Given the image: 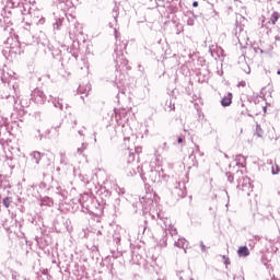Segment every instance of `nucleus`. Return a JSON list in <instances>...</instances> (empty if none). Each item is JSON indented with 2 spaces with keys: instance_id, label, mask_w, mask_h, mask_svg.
I'll return each instance as SVG.
<instances>
[{
  "instance_id": "1",
  "label": "nucleus",
  "mask_w": 280,
  "mask_h": 280,
  "mask_svg": "<svg viewBox=\"0 0 280 280\" xmlns=\"http://www.w3.org/2000/svg\"><path fill=\"white\" fill-rule=\"evenodd\" d=\"M127 43H119L117 42L116 48H115V54H116V65L117 66H126L128 63V60L124 58V49H126Z\"/></svg>"
},
{
  "instance_id": "2",
  "label": "nucleus",
  "mask_w": 280,
  "mask_h": 280,
  "mask_svg": "<svg viewBox=\"0 0 280 280\" xmlns=\"http://www.w3.org/2000/svg\"><path fill=\"white\" fill-rule=\"evenodd\" d=\"M9 5H11V8L16 9L18 11H20L22 13V15L32 14L31 4L27 3V2L12 1V2L9 3Z\"/></svg>"
},
{
  "instance_id": "3",
  "label": "nucleus",
  "mask_w": 280,
  "mask_h": 280,
  "mask_svg": "<svg viewBox=\"0 0 280 280\" xmlns=\"http://www.w3.org/2000/svg\"><path fill=\"white\" fill-rule=\"evenodd\" d=\"M236 189H241V191H247V194H249V191H253L250 178L246 175H243V177L238 179V185H236Z\"/></svg>"
},
{
  "instance_id": "4",
  "label": "nucleus",
  "mask_w": 280,
  "mask_h": 280,
  "mask_svg": "<svg viewBox=\"0 0 280 280\" xmlns=\"http://www.w3.org/2000/svg\"><path fill=\"white\" fill-rule=\"evenodd\" d=\"M243 21H245V18H243L241 14L236 15V24L234 27V35H236V38H238V42H241V37L244 36Z\"/></svg>"
},
{
  "instance_id": "5",
  "label": "nucleus",
  "mask_w": 280,
  "mask_h": 280,
  "mask_svg": "<svg viewBox=\"0 0 280 280\" xmlns=\"http://www.w3.org/2000/svg\"><path fill=\"white\" fill-rule=\"evenodd\" d=\"M162 176H164V171L160 167L152 168L148 173V178H149V180H151V183H160Z\"/></svg>"
},
{
  "instance_id": "6",
  "label": "nucleus",
  "mask_w": 280,
  "mask_h": 280,
  "mask_svg": "<svg viewBox=\"0 0 280 280\" xmlns=\"http://www.w3.org/2000/svg\"><path fill=\"white\" fill-rule=\"evenodd\" d=\"M32 97L35 101V103L37 104H44L46 101V96L44 94L43 91L36 89L33 93H32Z\"/></svg>"
},
{
  "instance_id": "7",
  "label": "nucleus",
  "mask_w": 280,
  "mask_h": 280,
  "mask_svg": "<svg viewBox=\"0 0 280 280\" xmlns=\"http://www.w3.org/2000/svg\"><path fill=\"white\" fill-rule=\"evenodd\" d=\"M13 74H14L13 71L7 72L5 70H3L1 73V81L3 83L10 84L12 81H15V78L13 77Z\"/></svg>"
},
{
  "instance_id": "8",
  "label": "nucleus",
  "mask_w": 280,
  "mask_h": 280,
  "mask_svg": "<svg viewBox=\"0 0 280 280\" xmlns=\"http://www.w3.org/2000/svg\"><path fill=\"white\" fill-rule=\"evenodd\" d=\"M238 258H247L250 255V250L247 246H241L237 250Z\"/></svg>"
},
{
  "instance_id": "9",
  "label": "nucleus",
  "mask_w": 280,
  "mask_h": 280,
  "mask_svg": "<svg viewBox=\"0 0 280 280\" xmlns=\"http://www.w3.org/2000/svg\"><path fill=\"white\" fill-rule=\"evenodd\" d=\"M30 156L35 161L36 165H39V162L42 161V158L44 156V153H40L39 151H33Z\"/></svg>"
},
{
  "instance_id": "10",
  "label": "nucleus",
  "mask_w": 280,
  "mask_h": 280,
  "mask_svg": "<svg viewBox=\"0 0 280 280\" xmlns=\"http://www.w3.org/2000/svg\"><path fill=\"white\" fill-rule=\"evenodd\" d=\"M232 98L233 94L228 93V96H223V98L221 100V105H223V107L230 106L232 104Z\"/></svg>"
},
{
  "instance_id": "11",
  "label": "nucleus",
  "mask_w": 280,
  "mask_h": 280,
  "mask_svg": "<svg viewBox=\"0 0 280 280\" xmlns=\"http://www.w3.org/2000/svg\"><path fill=\"white\" fill-rule=\"evenodd\" d=\"M164 224H165V230L168 231L172 236L177 235V230L171 225L168 219L165 220Z\"/></svg>"
},
{
  "instance_id": "12",
  "label": "nucleus",
  "mask_w": 280,
  "mask_h": 280,
  "mask_svg": "<svg viewBox=\"0 0 280 280\" xmlns=\"http://www.w3.org/2000/svg\"><path fill=\"white\" fill-rule=\"evenodd\" d=\"M58 7L66 11L71 7V0H58Z\"/></svg>"
},
{
  "instance_id": "13",
  "label": "nucleus",
  "mask_w": 280,
  "mask_h": 280,
  "mask_svg": "<svg viewBox=\"0 0 280 280\" xmlns=\"http://www.w3.org/2000/svg\"><path fill=\"white\" fill-rule=\"evenodd\" d=\"M1 97L8 100L15 107V105L18 103V100L15 98V96L4 93V94L1 95Z\"/></svg>"
},
{
  "instance_id": "14",
  "label": "nucleus",
  "mask_w": 280,
  "mask_h": 280,
  "mask_svg": "<svg viewBox=\"0 0 280 280\" xmlns=\"http://www.w3.org/2000/svg\"><path fill=\"white\" fill-rule=\"evenodd\" d=\"M119 15V8L115 7L113 10V18H114V22L109 23V26L113 28L114 27V23H117V18Z\"/></svg>"
},
{
  "instance_id": "15",
  "label": "nucleus",
  "mask_w": 280,
  "mask_h": 280,
  "mask_svg": "<svg viewBox=\"0 0 280 280\" xmlns=\"http://www.w3.org/2000/svg\"><path fill=\"white\" fill-rule=\"evenodd\" d=\"M175 246L185 249V247L187 246V241L185 238H179L175 242Z\"/></svg>"
},
{
  "instance_id": "16",
  "label": "nucleus",
  "mask_w": 280,
  "mask_h": 280,
  "mask_svg": "<svg viewBox=\"0 0 280 280\" xmlns=\"http://www.w3.org/2000/svg\"><path fill=\"white\" fill-rule=\"evenodd\" d=\"M260 262L267 267V269H270V264H269V259L267 257V255H262V257H260Z\"/></svg>"
},
{
  "instance_id": "17",
  "label": "nucleus",
  "mask_w": 280,
  "mask_h": 280,
  "mask_svg": "<svg viewBox=\"0 0 280 280\" xmlns=\"http://www.w3.org/2000/svg\"><path fill=\"white\" fill-rule=\"evenodd\" d=\"M165 109L168 110V112L175 110V104L172 102V100L166 101Z\"/></svg>"
},
{
  "instance_id": "18",
  "label": "nucleus",
  "mask_w": 280,
  "mask_h": 280,
  "mask_svg": "<svg viewBox=\"0 0 280 280\" xmlns=\"http://www.w3.org/2000/svg\"><path fill=\"white\" fill-rule=\"evenodd\" d=\"M236 163H240L241 167H245L246 159L243 155H236Z\"/></svg>"
},
{
  "instance_id": "19",
  "label": "nucleus",
  "mask_w": 280,
  "mask_h": 280,
  "mask_svg": "<svg viewBox=\"0 0 280 280\" xmlns=\"http://www.w3.org/2000/svg\"><path fill=\"white\" fill-rule=\"evenodd\" d=\"M52 104H54L55 107L60 108L61 110L63 109L62 100H59V98L56 100V98H55V100L52 101Z\"/></svg>"
},
{
  "instance_id": "20",
  "label": "nucleus",
  "mask_w": 280,
  "mask_h": 280,
  "mask_svg": "<svg viewBox=\"0 0 280 280\" xmlns=\"http://www.w3.org/2000/svg\"><path fill=\"white\" fill-rule=\"evenodd\" d=\"M271 174L276 176L277 174H280V167L277 164H271Z\"/></svg>"
},
{
  "instance_id": "21",
  "label": "nucleus",
  "mask_w": 280,
  "mask_h": 280,
  "mask_svg": "<svg viewBox=\"0 0 280 280\" xmlns=\"http://www.w3.org/2000/svg\"><path fill=\"white\" fill-rule=\"evenodd\" d=\"M279 18H280V14L278 12H275L273 14H271V24H276Z\"/></svg>"
},
{
  "instance_id": "22",
  "label": "nucleus",
  "mask_w": 280,
  "mask_h": 280,
  "mask_svg": "<svg viewBox=\"0 0 280 280\" xmlns=\"http://www.w3.org/2000/svg\"><path fill=\"white\" fill-rule=\"evenodd\" d=\"M159 245L163 248L167 246V236L164 235L163 238L160 241Z\"/></svg>"
},
{
  "instance_id": "23",
  "label": "nucleus",
  "mask_w": 280,
  "mask_h": 280,
  "mask_svg": "<svg viewBox=\"0 0 280 280\" xmlns=\"http://www.w3.org/2000/svg\"><path fill=\"white\" fill-rule=\"evenodd\" d=\"M256 135L257 137H262L264 130L261 129L260 125H256Z\"/></svg>"
},
{
  "instance_id": "24",
  "label": "nucleus",
  "mask_w": 280,
  "mask_h": 280,
  "mask_svg": "<svg viewBox=\"0 0 280 280\" xmlns=\"http://www.w3.org/2000/svg\"><path fill=\"white\" fill-rule=\"evenodd\" d=\"M3 207H5V209H9L11 201L9 197L3 198L2 200Z\"/></svg>"
},
{
  "instance_id": "25",
  "label": "nucleus",
  "mask_w": 280,
  "mask_h": 280,
  "mask_svg": "<svg viewBox=\"0 0 280 280\" xmlns=\"http://www.w3.org/2000/svg\"><path fill=\"white\" fill-rule=\"evenodd\" d=\"M133 161H136V154L132 152H129L128 163H133Z\"/></svg>"
},
{
  "instance_id": "26",
  "label": "nucleus",
  "mask_w": 280,
  "mask_h": 280,
  "mask_svg": "<svg viewBox=\"0 0 280 280\" xmlns=\"http://www.w3.org/2000/svg\"><path fill=\"white\" fill-rule=\"evenodd\" d=\"M12 42H13V38H12V37H9V38L7 39L5 44H7V45H10V46H7V48H14Z\"/></svg>"
},
{
  "instance_id": "27",
  "label": "nucleus",
  "mask_w": 280,
  "mask_h": 280,
  "mask_svg": "<svg viewBox=\"0 0 280 280\" xmlns=\"http://www.w3.org/2000/svg\"><path fill=\"white\" fill-rule=\"evenodd\" d=\"M223 260H224V264H225V269H228V267L231 265V260L225 255H223Z\"/></svg>"
},
{
  "instance_id": "28",
  "label": "nucleus",
  "mask_w": 280,
  "mask_h": 280,
  "mask_svg": "<svg viewBox=\"0 0 280 280\" xmlns=\"http://www.w3.org/2000/svg\"><path fill=\"white\" fill-rule=\"evenodd\" d=\"M85 149H86V144L82 143V148H78V154H82Z\"/></svg>"
},
{
  "instance_id": "29",
  "label": "nucleus",
  "mask_w": 280,
  "mask_h": 280,
  "mask_svg": "<svg viewBox=\"0 0 280 280\" xmlns=\"http://www.w3.org/2000/svg\"><path fill=\"white\" fill-rule=\"evenodd\" d=\"M35 137H37V139H39V141H42L43 135L40 133V130H39V129L36 130Z\"/></svg>"
},
{
  "instance_id": "30",
  "label": "nucleus",
  "mask_w": 280,
  "mask_h": 280,
  "mask_svg": "<svg viewBox=\"0 0 280 280\" xmlns=\"http://www.w3.org/2000/svg\"><path fill=\"white\" fill-rule=\"evenodd\" d=\"M187 24H188L189 26H194V25H195V20H194L192 18H189V19L187 20Z\"/></svg>"
},
{
  "instance_id": "31",
  "label": "nucleus",
  "mask_w": 280,
  "mask_h": 280,
  "mask_svg": "<svg viewBox=\"0 0 280 280\" xmlns=\"http://www.w3.org/2000/svg\"><path fill=\"white\" fill-rule=\"evenodd\" d=\"M177 27V34H180V32L183 31V25L182 24H176Z\"/></svg>"
},
{
  "instance_id": "32",
  "label": "nucleus",
  "mask_w": 280,
  "mask_h": 280,
  "mask_svg": "<svg viewBox=\"0 0 280 280\" xmlns=\"http://www.w3.org/2000/svg\"><path fill=\"white\" fill-rule=\"evenodd\" d=\"M233 180L234 177L230 173H228V182L233 183Z\"/></svg>"
},
{
  "instance_id": "33",
  "label": "nucleus",
  "mask_w": 280,
  "mask_h": 280,
  "mask_svg": "<svg viewBox=\"0 0 280 280\" xmlns=\"http://www.w3.org/2000/svg\"><path fill=\"white\" fill-rule=\"evenodd\" d=\"M184 141H185V137L182 136L178 138L177 143L182 144L184 143Z\"/></svg>"
},
{
  "instance_id": "34",
  "label": "nucleus",
  "mask_w": 280,
  "mask_h": 280,
  "mask_svg": "<svg viewBox=\"0 0 280 280\" xmlns=\"http://www.w3.org/2000/svg\"><path fill=\"white\" fill-rule=\"evenodd\" d=\"M200 247H201V249H202V253H206L207 247H206V245L203 244V242H200Z\"/></svg>"
},
{
  "instance_id": "35",
  "label": "nucleus",
  "mask_w": 280,
  "mask_h": 280,
  "mask_svg": "<svg viewBox=\"0 0 280 280\" xmlns=\"http://www.w3.org/2000/svg\"><path fill=\"white\" fill-rule=\"evenodd\" d=\"M114 242H115L117 245H119V243H120V237L114 236Z\"/></svg>"
},
{
  "instance_id": "36",
  "label": "nucleus",
  "mask_w": 280,
  "mask_h": 280,
  "mask_svg": "<svg viewBox=\"0 0 280 280\" xmlns=\"http://www.w3.org/2000/svg\"><path fill=\"white\" fill-rule=\"evenodd\" d=\"M196 152L197 154H200V156H202V153L200 152L199 145L196 144Z\"/></svg>"
},
{
  "instance_id": "37",
  "label": "nucleus",
  "mask_w": 280,
  "mask_h": 280,
  "mask_svg": "<svg viewBox=\"0 0 280 280\" xmlns=\"http://www.w3.org/2000/svg\"><path fill=\"white\" fill-rule=\"evenodd\" d=\"M78 91H79L80 93H85V91L83 90L82 85L79 86Z\"/></svg>"
},
{
  "instance_id": "38",
  "label": "nucleus",
  "mask_w": 280,
  "mask_h": 280,
  "mask_svg": "<svg viewBox=\"0 0 280 280\" xmlns=\"http://www.w3.org/2000/svg\"><path fill=\"white\" fill-rule=\"evenodd\" d=\"M78 132L80 137H84L83 130H79Z\"/></svg>"
},
{
  "instance_id": "39",
  "label": "nucleus",
  "mask_w": 280,
  "mask_h": 280,
  "mask_svg": "<svg viewBox=\"0 0 280 280\" xmlns=\"http://www.w3.org/2000/svg\"><path fill=\"white\" fill-rule=\"evenodd\" d=\"M132 280H141L140 276H135Z\"/></svg>"
},
{
  "instance_id": "40",
  "label": "nucleus",
  "mask_w": 280,
  "mask_h": 280,
  "mask_svg": "<svg viewBox=\"0 0 280 280\" xmlns=\"http://www.w3.org/2000/svg\"><path fill=\"white\" fill-rule=\"evenodd\" d=\"M192 5H194V8H197V7L199 5L198 1H195V2L192 3Z\"/></svg>"
},
{
  "instance_id": "41",
  "label": "nucleus",
  "mask_w": 280,
  "mask_h": 280,
  "mask_svg": "<svg viewBox=\"0 0 280 280\" xmlns=\"http://www.w3.org/2000/svg\"><path fill=\"white\" fill-rule=\"evenodd\" d=\"M162 148H163V150H166V148H167V143H166V142H164Z\"/></svg>"
},
{
  "instance_id": "42",
  "label": "nucleus",
  "mask_w": 280,
  "mask_h": 280,
  "mask_svg": "<svg viewBox=\"0 0 280 280\" xmlns=\"http://www.w3.org/2000/svg\"><path fill=\"white\" fill-rule=\"evenodd\" d=\"M189 159H190L191 161H194V159H196V156L191 154V155L189 156Z\"/></svg>"
},
{
  "instance_id": "43",
  "label": "nucleus",
  "mask_w": 280,
  "mask_h": 280,
  "mask_svg": "<svg viewBox=\"0 0 280 280\" xmlns=\"http://www.w3.org/2000/svg\"><path fill=\"white\" fill-rule=\"evenodd\" d=\"M276 40L280 42V34L276 36Z\"/></svg>"
},
{
  "instance_id": "44",
  "label": "nucleus",
  "mask_w": 280,
  "mask_h": 280,
  "mask_svg": "<svg viewBox=\"0 0 280 280\" xmlns=\"http://www.w3.org/2000/svg\"><path fill=\"white\" fill-rule=\"evenodd\" d=\"M61 163H65V155H61Z\"/></svg>"
},
{
  "instance_id": "45",
  "label": "nucleus",
  "mask_w": 280,
  "mask_h": 280,
  "mask_svg": "<svg viewBox=\"0 0 280 280\" xmlns=\"http://www.w3.org/2000/svg\"><path fill=\"white\" fill-rule=\"evenodd\" d=\"M44 22H45L44 19H40V20H39V23H40V24H44Z\"/></svg>"
},
{
  "instance_id": "46",
  "label": "nucleus",
  "mask_w": 280,
  "mask_h": 280,
  "mask_svg": "<svg viewBox=\"0 0 280 280\" xmlns=\"http://www.w3.org/2000/svg\"><path fill=\"white\" fill-rule=\"evenodd\" d=\"M13 89H14V91L16 90V88H18V85L15 84V83H13Z\"/></svg>"
},
{
  "instance_id": "47",
  "label": "nucleus",
  "mask_w": 280,
  "mask_h": 280,
  "mask_svg": "<svg viewBox=\"0 0 280 280\" xmlns=\"http://www.w3.org/2000/svg\"><path fill=\"white\" fill-rule=\"evenodd\" d=\"M179 280H187V279L183 278V276L179 275Z\"/></svg>"
},
{
  "instance_id": "48",
  "label": "nucleus",
  "mask_w": 280,
  "mask_h": 280,
  "mask_svg": "<svg viewBox=\"0 0 280 280\" xmlns=\"http://www.w3.org/2000/svg\"><path fill=\"white\" fill-rule=\"evenodd\" d=\"M245 72L250 73V68H249V67H247V71H245Z\"/></svg>"
},
{
  "instance_id": "49",
  "label": "nucleus",
  "mask_w": 280,
  "mask_h": 280,
  "mask_svg": "<svg viewBox=\"0 0 280 280\" xmlns=\"http://www.w3.org/2000/svg\"><path fill=\"white\" fill-rule=\"evenodd\" d=\"M54 27H55V28H58V27H59L58 23H56V24L54 25Z\"/></svg>"
},
{
  "instance_id": "50",
  "label": "nucleus",
  "mask_w": 280,
  "mask_h": 280,
  "mask_svg": "<svg viewBox=\"0 0 280 280\" xmlns=\"http://www.w3.org/2000/svg\"><path fill=\"white\" fill-rule=\"evenodd\" d=\"M72 56H73L75 59H78V55H75V54H72Z\"/></svg>"
},
{
  "instance_id": "51",
  "label": "nucleus",
  "mask_w": 280,
  "mask_h": 280,
  "mask_svg": "<svg viewBox=\"0 0 280 280\" xmlns=\"http://www.w3.org/2000/svg\"><path fill=\"white\" fill-rule=\"evenodd\" d=\"M277 73H278V75H280V69L278 70V72H277Z\"/></svg>"
},
{
  "instance_id": "52",
  "label": "nucleus",
  "mask_w": 280,
  "mask_h": 280,
  "mask_svg": "<svg viewBox=\"0 0 280 280\" xmlns=\"http://www.w3.org/2000/svg\"><path fill=\"white\" fill-rule=\"evenodd\" d=\"M74 125H77V120H74Z\"/></svg>"
},
{
  "instance_id": "53",
  "label": "nucleus",
  "mask_w": 280,
  "mask_h": 280,
  "mask_svg": "<svg viewBox=\"0 0 280 280\" xmlns=\"http://www.w3.org/2000/svg\"><path fill=\"white\" fill-rule=\"evenodd\" d=\"M174 1V0H171V2Z\"/></svg>"
},
{
  "instance_id": "54",
  "label": "nucleus",
  "mask_w": 280,
  "mask_h": 280,
  "mask_svg": "<svg viewBox=\"0 0 280 280\" xmlns=\"http://www.w3.org/2000/svg\"><path fill=\"white\" fill-rule=\"evenodd\" d=\"M190 280H194L192 278Z\"/></svg>"
}]
</instances>
